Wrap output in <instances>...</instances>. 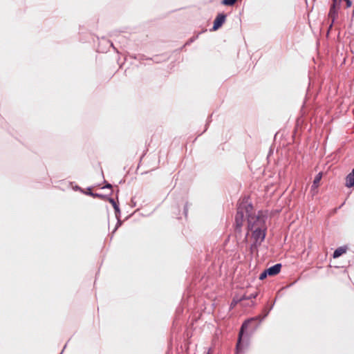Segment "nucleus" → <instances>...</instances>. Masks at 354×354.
<instances>
[{"label":"nucleus","mask_w":354,"mask_h":354,"mask_svg":"<svg viewBox=\"0 0 354 354\" xmlns=\"http://www.w3.org/2000/svg\"><path fill=\"white\" fill-rule=\"evenodd\" d=\"M90 195L93 196H95V197H102V195L101 194H93L92 192H89Z\"/></svg>","instance_id":"15"},{"label":"nucleus","mask_w":354,"mask_h":354,"mask_svg":"<svg viewBox=\"0 0 354 354\" xmlns=\"http://www.w3.org/2000/svg\"><path fill=\"white\" fill-rule=\"evenodd\" d=\"M257 295V293L251 294L250 296L244 295V296H243L242 299H250L252 298H256Z\"/></svg>","instance_id":"13"},{"label":"nucleus","mask_w":354,"mask_h":354,"mask_svg":"<svg viewBox=\"0 0 354 354\" xmlns=\"http://www.w3.org/2000/svg\"><path fill=\"white\" fill-rule=\"evenodd\" d=\"M345 185L348 188L354 186V175L352 172L349 173L346 176Z\"/></svg>","instance_id":"8"},{"label":"nucleus","mask_w":354,"mask_h":354,"mask_svg":"<svg viewBox=\"0 0 354 354\" xmlns=\"http://www.w3.org/2000/svg\"><path fill=\"white\" fill-rule=\"evenodd\" d=\"M254 242L250 245V250L251 253L258 251V248L261 245L264 240H257L256 237H252Z\"/></svg>","instance_id":"7"},{"label":"nucleus","mask_w":354,"mask_h":354,"mask_svg":"<svg viewBox=\"0 0 354 354\" xmlns=\"http://www.w3.org/2000/svg\"><path fill=\"white\" fill-rule=\"evenodd\" d=\"M258 319H259V317L252 318V319L245 321L243 323L241 330H240V332H239V338H238V341H237L236 346V352L237 354L240 353L243 351V344L241 343V341H242V336H243V331L248 328V325L251 322H252Z\"/></svg>","instance_id":"3"},{"label":"nucleus","mask_w":354,"mask_h":354,"mask_svg":"<svg viewBox=\"0 0 354 354\" xmlns=\"http://www.w3.org/2000/svg\"><path fill=\"white\" fill-rule=\"evenodd\" d=\"M333 3L330 6L328 12V19H330L331 22L329 26V29H330L333 25L335 24L336 19L338 17V12L340 8V4L342 0H332Z\"/></svg>","instance_id":"2"},{"label":"nucleus","mask_w":354,"mask_h":354,"mask_svg":"<svg viewBox=\"0 0 354 354\" xmlns=\"http://www.w3.org/2000/svg\"><path fill=\"white\" fill-rule=\"evenodd\" d=\"M351 172H352V173L353 174V175H354V169L352 170V171H351Z\"/></svg>","instance_id":"19"},{"label":"nucleus","mask_w":354,"mask_h":354,"mask_svg":"<svg viewBox=\"0 0 354 354\" xmlns=\"http://www.w3.org/2000/svg\"><path fill=\"white\" fill-rule=\"evenodd\" d=\"M322 173H319L314 178V180H313V185H312V188L313 189H316L319 186V182L322 179Z\"/></svg>","instance_id":"10"},{"label":"nucleus","mask_w":354,"mask_h":354,"mask_svg":"<svg viewBox=\"0 0 354 354\" xmlns=\"http://www.w3.org/2000/svg\"><path fill=\"white\" fill-rule=\"evenodd\" d=\"M281 268V263H277L269 268L266 269L267 273H268V275L270 276H274L279 273Z\"/></svg>","instance_id":"5"},{"label":"nucleus","mask_w":354,"mask_h":354,"mask_svg":"<svg viewBox=\"0 0 354 354\" xmlns=\"http://www.w3.org/2000/svg\"><path fill=\"white\" fill-rule=\"evenodd\" d=\"M111 46L113 48H114V46H113V44L112 43L111 44Z\"/></svg>","instance_id":"18"},{"label":"nucleus","mask_w":354,"mask_h":354,"mask_svg":"<svg viewBox=\"0 0 354 354\" xmlns=\"http://www.w3.org/2000/svg\"><path fill=\"white\" fill-rule=\"evenodd\" d=\"M346 252V248L339 247L334 251L333 257L334 259H337V258L339 257L341 255H342L343 254H344Z\"/></svg>","instance_id":"9"},{"label":"nucleus","mask_w":354,"mask_h":354,"mask_svg":"<svg viewBox=\"0 0 354 354\" xmlns=\"http://www.w3.org/2000/svg\"><path fill=\"white\" fill-rule=\"evenodd\" d=\"M198 37V35H196V37H193L192 38H190L186 43H185V45H189L191 43H192L193 41H194L196 38Z\"/></svg>","instance_id":"14"},{"label":"nucleus","mask_w":354,"mask_h":354,"mask_svg":"<svg viewBox=\"0 0 354 354\" xmlns=\"http://www.w3.org/2000/svg\"><path fill=\"white\" fill-rule=\"evenodd\" d=\"M236 0H223L222 3L225 6H233Z\"/></svg>","instance_id":"11"},{"label":"nucleus","mask_w":354,"mask_h":354,"mask_svg":"<svg viewBox=\"0 0 354 354\" xmlns=\"http://www.w3.org/2000/svg\"><path fill=\"white\" fill-rule=\"evenodd\" d=\"M112 185L109 183H107L103 188H111Z\"/></svg>","instance_id":"16"},{"label":"nucleus","mask_w":354,"mask_h":354,"mask_svg":"<svg viewBox=\"0 0 354 354\" xmlns=\"http://www.w3.org/2000/svg\"><path fill=\"white\" fill-rule=\"evenodd\" d=\"M109 202L112 204L114 209H115V216L118 220V225L116 226L115 230L117 229V227H118V225H121V223L119 220V216H120V208H119V206L118 205V204L115 203V201H114L113 198H109Z\"/></svg>","instance_id":"6"},{"label":"nucleus","mask_w":354,"mask_h":354,"mask_svg":"<svg viewBox=\"0 0 354 354\" xmlns=\"http://www.w3.org/2000/svg\"><path fill=\"white\" fill-rule=\"evenodd\" d=\"M225 19L226 15L224 13L218 14L214 21V26L212 27V30L215 31L218 30L225 22Z\"/></svg>","instance_id":"4"},{"label":"nucleus","mask_w":354,"mask_h":354,"mask_svg":"<svg viewBox=\"0 0 354 354\" xmlns=\"http://www.w3.org/2000/svg\"><path fill=\"white\" fill-rule=\"evenodd\" d=\"M268 275V273H267L266 270H265L262 273L260 274L259 279L263 280L264 279H266Z\"/></svg>","instance_id":"12"},{"label":"nucleus","mask_w":354,"mask_h":354,"mask_svg":"<svg viewBox=\"0 0 354 354\" xmlns=\"http://www.w3.org/2000/svg\"><path fill=\"white\" fill-rule=\"evenodd\" d=\"M272 308V306H270V309H269V310L267 312V313L265 315L264 317H265L266 316H267V315L268 314L269 311H270Z\"/></svg>","instance_id":"17"},{"label":"nucleus","mask_w":354,"mask_h":354,"mask_svg":"<svg viewBox=\"0 0 354 354\" xmlns=\"http://www.w3.org/2000/svg\"><path fill=\"white\" fill-rule=\"evenodd\" d=\"M245 217L247 219V233L245 240L247 241L249 232H251V237H256L257 240H264L267 231L266 217L260 212L256 214L252 204L244 199L239 204L235 215L236 232H241Z\"/></svg>","instance_id":"1"}]
</instances>
